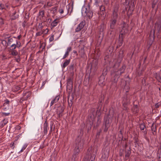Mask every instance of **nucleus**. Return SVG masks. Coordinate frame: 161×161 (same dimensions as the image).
I'll list each match as a JSON object with an SVG mask.
<instances>
[{"label": "nucleus", "instance_id": "338daca9", "mask_svg": "<svg viewBox=\"0 0 161 161\" xmlns=\"http://www.w3.org/2000/svg\"><path fill=\"white\" fill-rule=\"evenodd\" d=\"M73 53H75V54H76V56H77V55H78V53H77V51H75V50H73Z\"/></svg>", "mask_w": 161, "mask_h": 161}, {"label": "nucleus", "instance_id": "f257e3e1", "mask_svg": "<svg viewBox=\"0 0 161 161\" xmlns=\"http://www.w3.org/2000/svg\"><path fill=\"white\" fill-rule=\"evenodd\" d=\"M125 68V66L124 65L120 66L119 63H116L114 65L113 70L114 75L112 80L114 83L117 82L120 75L124 73Z\"/></svg>", "mask_w": 161, "mask_h": 161}, {"label": "nucleus", "instance_id": "f03ea898", "mask_svg": "<svg viewBox=\"0 0 161 161\" xmlns=\"http://www.w3.org/2000/svg\"><path fill=\"white\" fill-rule=\"evenodd\" d=\"M84 143V141L83 140L81 139L80 137H78L76 139L75 142V146L74 149L73 155V158H74V160H75L77 156L82 149Z\"/></svg>", "mask_w": 161, "mask_h": 161}, {"label": "nucleus", "instance_id": "603ef678", "mask_svg": "<svg viewBox=\"0 0 161 161\" xmlns=\"http://www.w3.org/2000/svg\"><path fill=\"white\" fill-rule=\"evenodd\" d=\"M14 142H12L11 144H10V146L11 147H13V149H14Z\"/></svg>", "mask_w": 161, "mask_h": 161}, {"label": "nucleus", "instance_id": "f704fd0d", "mask_svg": "<svg viewBox=\"0 0 161 161\" xmlns=\"http://www.w3.org/2000/svg\"><path fill=\"white\" fill-rule=\"evenodd\" d=\"M139 128L141 130H143L146 128L145 125L143 124H141L140 125Z\"/></svg>", "mask_w": 161, "mask_h": 161}, {"label": "nucleus", "instance_id": "8fccbe9b", "mask_svg": "<svg viewBox=\"0 0 161 161\" xmlns=\"http://www.w3.org/2000/svg\"><path fill=\"white\" fill-rule=\"evenodd\" d=\"M24 98L25 97L23 96V97L22 98H20L19 101L20 102L22 103L23 101L26 100V99H25Z\"/></svg>", "mask_w": 161, "mask_h": 161}, {"label": "nucleus", "instance_id": "0eeeda50", "mask_svg": "<svg viewBox=\"0 0 161 161\" xmlns=\"http://www.w3.org/2000/svg\"><path fill=\"white\" fill-rule=\"evenodd\" d=\"M97 61L93 62L91 65V68L90 69V73H94L97 69Z\"/></svg>", "mask_w": 161, "mask_h": 161}, {"label": "nucleus", "instance_id": "ea45409f", "mask_svg": "<svg viewBox=\"0 0 161 161\" xmlns=\"http://www.w3.org/2000/svg\"><path fill=\"white\" fill-rule=\"evenodd\" d=\"M27 147V145L26 144H25L23 146L19 152V153H21L24 150L25 148H26Z\"/></svg>", "mask_w": 161, "mask_h": 161}, {"label": "nucleus", "instance_id": "dca6fc26", "mask_svg": "<svg viewBox=\"0 0 161 161\" xmlns=\"http://www.w3.org/2000/svg\"><path fill=\"white\" fill-rule=\"evenodd\" d=\"M96 157V154H92L91 156L90 159L86 158L83 159V161H94Z\"/></svg>", "mask_w": 161, "mask_h": 161}, {"label": "nucleus", "instance_id": "423d86ee", "mask_svg": "<svg viewBox=\"0 0 161 161\" xmlns=\"http://www.w3.org/2000/svg\"><path fill=\"white\" fill-rule=\"evenodd\" d=\"M21 47V44L20 42L18 40L16 41V44H13L11 45L9 47L10 51L15 50L16 48H19Z\"/></svg>", "mask_w": 161, "mask_h": 161}, {"label": "nucleus", "instance_id": "a18cd8bd", "mask_svg": "<svg viewBox=\"0 0 161 161\" xmlns=\"http://www.w3.org/2000/svg\"><path fill=\"white\" fill-rule=\"evenodd\" d=\"M161 104V103L160 102H158V103H157L155 105V108H158L160 106Z\"/></svg>", "mask_w": 161, "mask_h": 161}, {"label": "nucleus", "instance_id": "f3484780", "mask_svg": "<svg viewBox=\"0 0 161 161\" xmlns=\"http://www.w3.org/2000/svg\"><path fill=\"white\" fill-rule=\"evenodd\" d=\"M59 22L58 20L57 19H56L54 20L51 23L50 25L51 28L53 29L54 27L56 26L58 24Z\"/></svg>", "mask_w": 161, "mask_h": 161}, {"label": "nucleus", "instance_id": "37998d69", "mask_svg": "<svg viewBox=\"0 0 161 161\" xmlns=\"http://www.w3.org/2000/svg\"><path fill=\"white\" fill-rule=\"evenodd\" d=\"M38 27L40 30L42 29L43 28L42 23H40L39 24Z\"/></svg>", "mask_w": 161, "mask_h": 161}, {"label": "nucleus", "instance_id": "79ce46f5", "mask_svg": "<svg viewBox=\"0 0 161 161\" xmlns=\"http://www.w3.org/2000/svg\"><path fill=\"white\" fill-rule=\"evenodd\" d=\"M44 32L43 31H40L36 33V36H41Z\"/></svg>", "mask_w": 161, "mask_h": 161}, {"label": "nucleus", "instance_id": "39448f33", "mask_svg": "<svg viewBox=\"0 0 161 161\" xmlns=\"http://www.w3.org/2000/svg\"><path fill=\"white\" fill-rule=\"evenodd\" d=\"M128 27V24L124 23L120 35L123 36L124 34L127 33L129 31Z\"/></svg>", "mask_w": 161, "mask_h": 161}, {"label": "nucleus", "instance_id": "4be33fe9", "mask_svg": "<svg viewBox=\"0 0 161 161\" xmlns=\"http://www.w3.org/2000/svg\"><path fill=\"white\" fill-rule=\"evenodd\" d=\"M70 59L65 60L64 63L61 65V67L63 69H64L66 66L69 65L70 62Z\"/></svg>", "mask_w": 161, "mask_h": 161}, {"label": "nucleus", "instance_id": "864d4df0", "mask_svg": "<svg viewBox=\"0 0 161 161\" xmlns=\"http://www.w3.org/2000/svg\"><path fill=\"white\" fill-rule=\"evenodd\" d=\"M42 31H44L43 33H45V34H46L48 33V30L47 29H46L43 30Z\"/></svg>", "mask_w": 161, "mask_h": 161}, {"label": "nucleus", "instance_id": "bb28decb", "mask_svg": "<svg viewBox=\"0 0 161 161\" xmlns=\"http://www.w3.org/2000/svg\"><path fill=\"white\" fill-rule=\"evenodd\" d=\"M118 14L117 13L113 12V14L111 16V20H116L118 18Z\"/></svg>", "mask_w": 161, "mask_h": 161}, {"label": "nucleus", "instance_id": "2f4dec72", "mask_svg": "<svg viewBox=\"0 0 161 161\" xmlns=\"http://www.w3.org/2000/svg\"><path fill=\"white\" fill-rule=\"evenodd\" d=\"M11 54L13 56H16L18 54V52L16 50L10 51Z\"/></svg>", "mask_w": 161, "mask_h": 161}, {"label": "nucleus", "instance_id": "e2e57ef3", "mask_svg": "<svg viewBox=\"0 0 161 161\" xmlns=\"http://www.w3.org/2000/svg\"><path fill=\"white\" fill-rule=\"evenodd\" d=\"M21 134H19L18 136H17V139L16 140V141L18 139H19L20 137H21Z\"/></svg>", "mask_w": 161, "mask_h": 161}, {"label": "nucleus", "instance_id": "72a5a7b5", "mask_svg": "<svg viewBox=\"0 0 161 161\" xmlns=\"http://www.w3.org/2000/svg\"><path fill=\"white\" fill-rule=\"evenodd\" d=\"M65 7L64 5L62 7H60L59 10L58 11L61 14H62L64 12V10L65 8Z\"/></svg>", "mask_w": 161, "mask_h": 161}, {"label": "nucleus", "instance_id": "c756f323", "mask_svg": "<svg viewBox=\"0 0 161 161\" xmlns=\"http://www.w3.org/2000/svg\"><path fill=\"white\" fill-rule=\"evenodd\" d=\"M100 9L101 11L100 14L101 15L103 14L105 11V8L104 6L101 5L100 7Z\"/></svg>", "mask_w": 161, "mask_h": 161}, {"label": "nucleus", "instance_id": "4468645a", "mask_svg": "<svg viewBox=\"0 0 161 161\" xmlns=\"http://www.w3.org/2000/svg\"><path fill=\"white\" fill-rule=\"evenodd\" d=\"M60 98V96L59 95L56 96L54 98H53L50 103V106H52L54 104L56 103L59 100Z\"/></svg>", "mask_w": 161, "mask_h": 161}, {"label": "nucleus", "instance_id": "20e7f679", "mask_svg": "<svg viewBox=\"0 0 161 161\" xmlns=\"http://www.w3.org/2000/svg\"><path fill=\"white\" fill-rule=\"evenodd\" d=\"M117 22L116 20L111 19L110 21V28L108 32V34L110 35H112V36L115 35V27Z\"/></svg>", "mask_w": 161, "mask_h": 161}, {"label": "nucleus", "instance_id": "ddd939ff", "mask_svg": "<svg viewBox=\"0 0 161 161\" xmlns=\"http://www.w3.org/2000/svg\"><path fill=\"white\" fill-rule=\"evenodd\" d=\"M67 90H69L70 91L72 90L73 87L72 86V81L69 80H68L67 82Z\"/></svg>", "mask_w": 161, "mask_h": 161}, {"label": "nucleus", "instance_id": "9b49d317", "mask_svg": "<svg viewBox=\"0 0 161 161\" xmlns=\"http://www.w3.org/2000/svg\"><path fill=\"white\" fill-rule=\"evenodd\" d=\"M128 1L130 4V8L131 9H133L136 3V0H129Z\"/></svg>", "mask_w": 161, "mask_h": 161}, {"label": "nucleus", "instance_id": "052dcab7", "mask_svg": "<svg viewBox=\"0 0 161 161\" xmlns=\"http://www.w3.org/2000/svg\"><path fill=\"white\" fill-rule=\"evenodd\" d=\"M99 84L102 83L103 84H104V83H103V81L101 79H100L99 81Z\"/></svg>", "mask_w": 161, "mask_h": 161}, {"label": "nucleus", "instance_id": "c03bdc74", "mask_svg": "<svg viewBox=\"0 0 161 161\" xmlns=\"http://www.w3.org/2000/svg\"><path fill=\"white\" fill-rule=\"evenodd\" d=\"M54 40V35H52L50 37L49 40L50 42H52Z\"/></svg>", "mask_w": 161, "mask_h": 161}, {"label": "nucleus", "instance_id": "a19ab883", "mask_svg": "<svg viewBox=\"0 0 161 161\" xmlns=\"http://www.w3.org/2000/svg\"><path fill=\"white\" fill-rule=\"evenodd\" d=\"M9 101L7 99H6L5 101V102L4 103L3 105L4 106L7 105V106H8L9 105Z\"/></svg>", "mask_w": 161, "mask_h": 161}, {"label": "nucleus", "instance_id": "09e8293b", "mask_svg": "<svg viewBox=\"0 0 161 161\" xmlns=\"http://www.w3.org/2000/svg\"><path fill=\"white\" fill-rule=\"evenodd\" d=\"M15 60L17 62L19 63L20 61V58L19 57L18 58H15Z\"/></svg>", "mask_w": 161, "mask_h": 161}, {"label": "nucleus", "instance_id": "774afa93", "mask_svg": "<svg viewBox=\"0 0 161 161\" xmlns=\"http://www.w3.org/2000/svg\"><path fill=\"white\" fill-rule=\"evenodd\" d=\"M21 37V35H19L17 36V38L18 39V40H19L20 39Z\"/></svg>", "mask_w": 161, "mask_h": 161}, {"label": "nucleus", "instance_id": "c9c22d12", "mask_svg": "<svg viewBox=\"0 0 161 161\" xmlns=\"http://www.w3.org/2000/svg\"><path fill=\"white\" fill-rule=\"evenodd\" d=\"M39 15L42 17H43L45 15L44 11V10H41L39 12Z\"/></svg>", "mask_w": 161, "mask_h": 161}, {"label": "nucleus", "instance_id": "680f3d73", "mask_svg": "<svg viewBox=\"0 0 161 161\" xmlns=\"http://www.w3.org/2000/svg\"><path fill=\"white\" fill-rule=\"evenodd\" d=\"M95 117L96 116L94 114H92V116H90V117L92 118V119H94Z\"/></svg>", "mask_w": 161, "mask_h": 161}, {"label": "nucleus", "instance_id": "0e129e2a", "mask_svg": "<svg viewBox=\"0 0 161 161\" xmlns=\"http://www.w3.org/2000/svg\"><path fill=\"white\" fill-rule=\"evenodd\" d=\"M95 4L97 5L99 2V0H95Z\"/></svg>", "mask_w": 161, "mask_h": 161}, {"label": "nucleus", "instance_id": "7ed1b4c3", "mask_svg": "<svg viewBox=\"0 0 161 161\" xmlns=\"http://www.w3.org/2000/svg\"><path fill=\"white\" fill-rule=\"evenodd\" d=\"M81 14L82 16L88 18L90 19L93 14V12L90 8V5L88 4L84 6L81 9Z\"/></svg>", "mask_w": 161, "mask_h": 161}, {"label": "nucleus", "instance_id": "aec40b11", "mask_svg": "<svg viewBox=\"0 0 161 161\" xmlns=\"http://www.w3.org/2000/svg\"><path fill=\"white\" fill-rule=\"evenodd\" d=\"M105 25L104 23H102L98 27V30L100 33L102 32L105 29Z\"/></svg>", "mask_w": 161, "mask_h": 161}, {"label": "nucleus", "instance_id": "7c9ffc66", "mask_svg": "<svg viewBox=\"0 0 161 161\" xmlns=\"http://www.w3.org/2000/svg\"><path fill=\"white\" fill-rule=\"evenodd\" d=\"M119 9V6L118 4H116L113 7V12L117 13Z\"/></svg>", "mask_w": 161, "mask_h": 161}, {"label": "nucleus", "instance_id": "9d476101", "mask_svg": "<svg viewBox=\"0 0 161 161\" xmlns=\"http://www.w3.org/2000/svg\"><path fill=\"white\" fill-rule=\"evenodd\" d=\"M64 111V108L62 107H58L57 110V114L59 117H60L62 116V113Z\"/></svg>", "mask_w": 161, "mask_h": 161}, {"label": "nucleus", "instance_id": "6ab92c4d", "mask_svg": "<svg viewBox=\"0 0 161 161\" xmlns=\"http://www.w3.org/2000/svg\"><path fill=\"white\" fill-rule=\"evenodd\" d=\"M123 36L119 35V40L117 42L118 45L119 47L121 46L123 44Z\"/></svg>", "mask_w": 161, "mask_h": 161}, {"label": "nucleus", "instance_id": "69168bd1", "mask_svg": "<svg viewBox=\"0 0 161 161\" xmlns=\"http://www.w3.org/2000/svg\"><path fill=\"white\" fill-rule=\"evenodd\" d=\"M47 5L50 7L52 6V3H50V2H48L47 3Z\"/></svg>", "mask_w": 161, "mask_h": 161}, {"label": "nucleus", "instance_id": "c85d7f7f", "mask_svg": "<svg viewBox=\"0 0 161 161\" xmlns=\"http://www.w3.org/2000/svg\"><path fill=\"white\" fill-rule=\"evenodd\" d=\"M154 76L158 82L161 83V78L159 74L155 73L154 74Z\"/></svg>", "mask_w": 161, "mask_h": 161}, {"label": "nucleus", "instance_id": "cd10ccee", "mask_svg": "<svg viewBox=\"0 0 161 161\" xmlns=\"http://www.w3.org/2000/svg\"><path fill=\"white\" fill-rule=\"evenodd\" d=\"M151 130L153 135H155L156 134V125H154L153 124L151 126Z\"/></svg>", "mask_w": 161, "mask_h": 161}, {"label": "nucleus", "instance_id": "bf43d9fd", "mask_svg": "<svg viewBox=\"0 0 161 161\" xmlns=\"http://www.w3.org/2000/svg\"><path fill=\"white\" fill-rule=\"evenodd\" d=\"M158 2V0H153V4L156 5Z\"/></svg>", "mask_w": 161, "mask_h": 161}, {"label": "nucleus", "instance_id": "13d9d810", "mask_svg": "<svg viewBox=\"0 0 161 161\" xmlns=\"http://www.w3.org/2000/svg\"><path fill=\"white\" fill-rule=\"evenodd\" d=\"M57 9V7H55L53 8H52V10L53 11V12H56Z\"/></svg>", "mask_w": 161, "mask_h": 161}, {"label": "nucleus", "instance_id": "2eb2a0df", "mask_svg": "<svg viewBox=\"0 0 161 161\" xmlns=\"http://www.w3.org/2000/svg\"><path fill=\"white\" fill-rule=\"evenodd\" d=\"M71 49L72 48L71 47H67L66 51L63 57L62 58L63 59H65L68 56L69 54V53L71 51Z\"/></svg>", "mask_w": 161, "mask_h": 161}, {"label": "nucleus", "instance_id": "6e6d98bb", "mask_svg": "<svg viewBox=\"0 0 161 161\" xmlns=\"http://www.w3.org/2000/svg\"><path fill=\"white\" fill-rule=\"evenodd\" d=\"M158 161H161V153L159 154L158 155Z\"/></svg>", "mask_w": 161, "mask_h": 161}, {"label": "nucleus", "instance_id": "a878e982", "mask_svg": "<svg viewBox=\"0 0 161 161\" xmlns=\"http://www.w3.org/2000/svg\"><path fill=\"white\" fill-rule=\"evenodd\" d=\"M125 157L126 158H128L130 156L131 153L130 148L129 147V149L126 150L125 151Z\"/></svg>", "mask_w": 161, "mask_h": 161}, {"label": "nucleus", "instance_id": "f8f14e48", "mask_svg": "<svg viewBox=\"0 0 161 161\" xmlns=\"http://www.w3.org/2000/svg\"><path fill=\"white\" fill-rule=\"evenodd\" d=\"M44 131L43 132V135H46L47 134V130H49L48 124L46 121L44 125Z\"/></svg>", "mask_w": 161, "mask_h": 161}, {"label": "nucleus", "instance_id": "58836bf2", "mask_svg": "<svg viewBox=\"0 0 161 161\" xmlns=\"http://www.w3.org/2000/svg\"><path fill=\"white\" fill-rule=\"evenodd\" d=\"M142 132L144 133L143 136H144V138L145 139H146L147 140L148 139L147 138V136H146V135H147V132L146 129H145V130H144V131H142Z\"/></svg>", "mask_w": 161, "mask_h": 161}, {"label": "nucleus", "instance_id": "de8ad7c7", "mask_svg": "<svg viewBox=\"0 0 161 161\" xmlns=\"http://www.w3.org/2000/svg\"><path fill=\"white\" fill-rule=\"evenodd\" d=\"M104 2L105 4L108 5L109 3V0H104Z\"/></svg>", "mask_w": 161, "mask_h": 161}, {"label": "nucleus", "instance_id": "4d7b16f0", "mask_svg": "<svg viewBox=\"0 0 161 161\" xmlns=\"http://www.w3.org/2000/svg\"><path fill=\"white\" fill-rule=\"evenodd\" d=\"M123 109L126 111L127 112L128 111V108L126 106V105L125 106H124V108H123Z\"/></svg>", "mask_w": 161, "mask_h": 161}, {"label": "nucleus", "instance_id": "e433bc0d", "mask_svg": "<svg viewBox=\"0 0 161 161\" xmlns=\"http://www.w3.org/2000/svg\"><path fill=\"white\" fill-rule=\"evenodd\" d=\"M2 44L4 46L7 47V40H3L2 41Z\"/></svg>", "mask_w": 161, "mask_h": 161}, {"label": "nucleus", "instance_id": "3c124183", "mask_svg": "<svg viewBox=\"0 0 161 161\" xmlns=\"http://www.w3.org/2000/svg\"><path fill=\"white\" fill-rule=\"evenodd\" d=\"M13 15L14 16L15 19H16L18 17V14H17V13L16 12H15L13 14Z\"/></svg>", "mask_w": 161, "mask_h": 161}, {"label": "nucleus", "instance_id": "b1692460", "mask_svg": "<svg viewBox=\"0 0 161 161\" xmlns=\"http://www.w3.org/2000/svg\"><path fill=\"white\" fill-rule=\"evenodd\" d=\"M31 95V92H26L23 93V96L25 97V99L27 100Z\"/></svg>", "mask_w": 161, "mask_h": 161}, {"label": "nucleus", "instance_id": "5fc2aeb1", "mask_svg": "<svg viewBox=\"0 0 161 161\" xmlns=\"http://www.w3.org/2000/svg\"><path fill=\"white\" fill-rule=\"evenodd\" d=\"M4 24L3 20V19L0 17V24Z\"/></svg>", "mask_w": 161, "mask_h": 161}, {"label": "nucleus", "instance_id": "49530a36", "mask_svg": "<svg viewBox=\"0 0 161 161\" xmlns=\"http://www.w3.org/2000/svg\"><path fill=\"white\" fill-rule=\"evenodd\" d=\"M134 109L135 110L134 111L136 113H137L139 111L138 108V106L137 105L135 106L134 108Z\"/></svg>", "mask_w": 161, "mask_h": 161}, {"label": "nucleus", "instance_id": "a211bd4d", "mask_svg": "<svg viewBox=\"0 0 161 161\" xmlns=\"http://www.w3.org/2000/svg\"><path fill=\"white\" fill-rule=\"evenodd\" d=\"M111 122V120L109 121L107 120H106L105 123V128L104 129V131L105 132H107L108 129V127L109 126V124Z\"/></svg>", "mask_w": 161, "mask_h": 161}, {"label": "nucleus", "instance_id": "393cba45", "mask_svg": "<svg viewBox=\"0 0 161 161\" xmlns=\"http://www.w3.org/2000/svg\"><path fill=\"white\" fill-rule=\"evenodd\" d=\"M66 8L67 9V14L69 13V14H70L72 11L73 7H71L70 5H68L66 6Z\"/></svg>", "mask_w": 161, "mask_h": 161}, {"label": "nucleus", "instance_id": "1a4fd4ad", "mask_svg": "<svg viewBox=\"0 0 161 161\" xmlns=\"http://www.w3.org/2000/svg\"><path fill=\"white\" fill-rule=\"evenodd\" d=\"M85 46L84 45L80 47V50L79 51V53L80 56L81 57H84L85 55L84 51Z\"/></svg>", "mask_w": 161, "mask_h": 161}, {"label": "nucleus", "instance_id": "5701e85b", "mask_svg": "<svg viewBox=\"0 0 161 161\" xmlns=\"http://www.w3.org/2000/svg\"><path fill=\"white\" fill-rule=\"evenodd\" d=\"M13 38H16V37L13 36L12 38H10L9 36L8 37L7 39V45L8 46L10 45L14 42Z\"/></svg>", "mask_w": 161, "mask_h": 161}, {"label": "nucleus", "instance_id": "6e6552de", "mask_svg": "<svg viewBox=\"0 0 161 161\" xmlns=\"http://www.w3.org/2000/svg\"><path fill=\"white\" fill-rule=\"evenodd\" d=\"M86 24L85 20L82 21L78 25L77 27L75 29V31L78 32L80 31L82 29Z\"/></svg>", "mask_w": 161, "mask_h": 161}, {"label": "nucleus", "instance_id": "4c0bfd02", "mask_svg": "<svg viewBox=\"0 0 161 161\" xmlns=\"http://www.w3.org/2000/svg\"><path fill=\"white\" fill-rule=\"evenodd\" d=\"M5 7H8L7 5H4L2 4V3H0V9L3 10V9H5Z\"/></svg>", "mask_w": 161, "mask_h": 161}, {"label": "nucleus", "instance_id": "412c9836", "mask_svg": "<svg viewBox=\"0 0 161 161\" xmlns=\"http://www.w3.org/2000/svg\"><path fill=\"white\" fill-rule=\"evenodd\" d=\"M155 29H157L158 32L160 31L161 30V22H156L155 25Z\"/></svg>", "mask_w": 161, "mask_h": 161}, {"label": "nucleus", "instance_id": "473e14b6", "mask_svg": "<svg viewBox=\"0 0 161 161\" xmlns=\"http://www.w3.org/2000/svg\"><path fill=\"white\" fill-rule=\"evenodd\" d=\"M8 122L7 119H4L1 122V125L2 126H4Z\"/></svg>", "mask_w": 161, "mask_h": 161}]
</instances>
